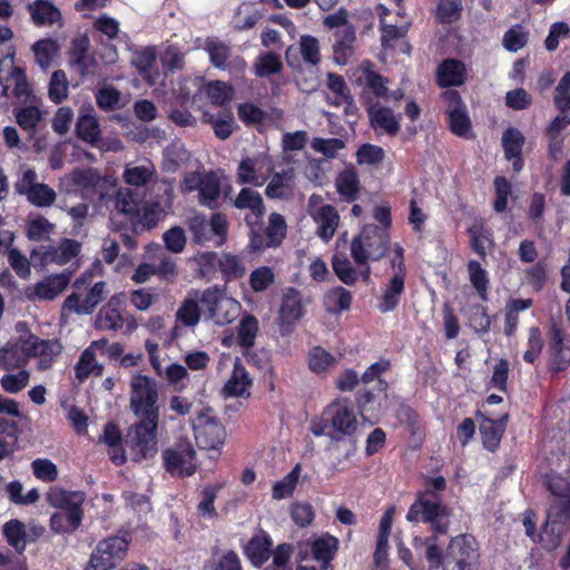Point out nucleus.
I'll return each instance as SVG.
<instances>
[{"label":"nucleus","mask_w":570,"mask_h":570,"mask_svg":"<svg viewBox=\"0 0 570 570\" xmlns=\"http://www.w3.org/2000/svg\"><path fill=\"white\" fill-rule=\"evenodd\" d=\"M225 299L217 287L208 288L203 292L200 302L207 307L209 318L218 316L220 303Z\"/></svg>","instance_id":"nucleus-61"},{"label":"nucleus","mask_w":570,"mask_h":570,"mask_svg":"<svg viewBox=\"0 0 570 570\" xmlns=\"http://www.w3.org/2000/svg\"><path fill=\"white\" fill-rule=\"evenodd\" d=\"M258 331V322L253 315L242 318L238 326V341L243 347H252Z\"/></svg>","instance_id":"nucleus-41"},{"label":"nucleus","mask_w":570,"mask_h":570,"mask_svg":"<svg viewBox=\"0 0 570 570\" xmlns=\"http://www.w3.org/2000/svg\"><path fill=\"white\" fill-rule=\"evenodd\" d=\"M358 164L376 165L380 164L384 158V150L374 145L365 144L357 150Z\"/></svg>","instance_id":"nucleus-57"},{"label":"nucleus","mask_w":570,"mask_h":570,"mask_svg":"<svg viewBox=\"0 0 570 570\" xmlns=\"http://www.w3.org/2000/svg\"><path fill=\"white\" fill-rule=\"evenodd\" d=\"M210 409L198 413L197 419L193 422L195 439L200 449H217L222 445L226 438L225 428L215 419L207 415Z\"/></svg>","instance_id":"nucleus-6"},{"label":"nucleus","mask_w":570,"mask_h":570,"mask_svg":"<svg viewBox=\"0 0 570 570\" xmlns=\"http://www.w3.org/2000/svg\"><path fill=\"white\" fill-rule=\"evenodd\" d=\"M351 302V292L341 286L332 288L326 293L324 297V305L326 311L333 314L348 309Z\"/></svg>","instance_id":"nucleus-21"},{"label":"nucleus","mask_w":570,"mask_h":570,"mask_svg":"<svg viewBox=\"0 0 570 570\" xmlns=\"http://www.w3.org/2000/svg\"><path fill=\"white\" fill-rule=\"evenodd\" d=\"M28 10L36 24H51L61 17L60 11L47 0H37L29 3Z\"/></svg>","instance_id":"nucleus-18"},{"label":"nucleus","mask_w":570,"mask_h":570,"mask_svg":"<svg viewBox=\"0 0 570 570\" xmlns=\"http://www.w3.org/2000/svg\"><path fill=\"white\" fill-rule=\"evenodd\" d=\"M301 472V464H296L291 473L283 480L276 482L273 487V498L276 500L285 497H291Z\"/></svg>","instance_id":"nucleus-39"},{"label":"nucleus","mask_w":570,"mask_h":570,"mask_svg":"<svg viewBox=\"0 0 570 570\" xmlns=\"http://www.w3.org/2000/svg\"><path fill=\"white\" fill-rule=\"evenodd\" d=\"M480 415L482 416L480 433L483 439V444L487 449L493 451L501 441L503 434L502 428L498 426L494 420L485 417L481 413Z\"/></svg>","instance_id":"nucleus-30"},{"label":"nucleus","mask_w":570,"mask_h":570,"mask_svg":"<svg viewBox=\"0 0 570 570\" xmlns=\"http://www.w3.org/2000/svg\"><path fill=\"white\" fill-rule=\"evenodd\" d=\"M332 426L335 432L343 435H352L357 429V421L353 411L347 407L337 410L332 417Z\"/></svg>","instance_id":"nucleus-31"},{"label":"nucleus","mask_w":570,"mask_h":570,"mask_svg":"<svg viewBox=\"0 0 570 570\" xmlns=\"http://www.w3.org/2000/svg\"><path fill=\"white\" fill-rule=\"evenodd\" d=\"M130 407L139 422L131 425L126 435V444L137 450L139 458H147L156 452V431L159 409L156 383L142 375L131 381Z\"/></svg>","instance_id":"nucleus-1"},{"label":"nucleus","mask_w":570,"mask_h":570,"mask_svg":"<svg viewBox=\"0 0 570 570\" xmlns=\"http://www.w3.org/2000/svg\"><path fill=\"white\" fill-rule=\"evenodd\" d=\"M267 245L278 246L286 233V223L282 215L273 213L269 216V225L266 229Z\"/></svg>","instance_id":"nucleus-42"},{"label":"nucleus","mask_w":570,"mask_h":570,"mask_svg":"<svg viewBox=\"0 0 570 570\" xmlns=\"http://www.w3.org/2000/svg\"><path fill=\"white\" fill-rule=\"evenodd\" d=\"M158 193H161V197L146 207L149 214L159 215L166 213L171 207L173 188L167 181H161L156 186Z\"/></svg>","instance_id":"nucleus-43"},{"label":"nucleus","mask_w":570,"mask_h":570,"mask_svg":"<svg viewBox=\"0 0 570 570\" xmlns=\"http://www.w3.org/2000/svg\"><path fill=\"white\" fill-rule=\"evenodd\" d=\"M252 380L239 362L235 363L234 372L229 381L224 386V393L229 396H243Z\"/></svg>","instance_id":"nucleus-20"},{"label":"nucleus","mask_w":570,"mask_h":570,"mask_svg":"<svg viewBox=\"0 0 570 570\" xmlns=\"http://www.w3.org/2000/svg\"><path fill=\"white\" fill-rule=\"evenodd\" d=\"M166 471L173 476L184 478L196 471V452L187 439H179L171 448L163 453Z\"/></svg>","instance_id":"nucleus-3"},{"label":"nucleus","mask_w":570,"mask_h":570,"mask_svg":"<svg viewBox=\"0 0 570 570\" xmlns=\"http://www.w3.org/2000/svg\"><path fill=\"white\" fill-rule=\"evenodd\" d=\"M23 195L38 207L50 206L56 200V191L46 184L31 186Z\"/></svg>","instance_id":"nucleus-35"},{"label":"nucleus","mask_w":570,"mask_h":570,"mask_svg":"<svg viewBox=\"0 0 570 570\" xmlns=\"http://www.w3.org/2000/svg\"><path fill=\"white\" fill-rule=\"evenodd\" d=\"M27 336H20L14 343H8L0 348V367L4 371H12L22 367L31 357L28 350Z\"/></svg>","instance_id":"nucleus-9"},{"label":"nucleus","mask_w":570,"mask_h":570,"mask_svg":"<svg viewBox=\"0 0 570 570\" xmlns=\"http://www.w3.org/2000/svg\"><path fill=\"white\" fill-rule=\"evenodd\" d=\"M443 98L448 104L446 114L451 131L456 136L465 137L471 129V121L459 92L456 90H448L443 94Z\"/></svg>","instance_id":"nucleus-8"},{"label":"nucleus","mask_w":570,"mask_h":570,"mask_svg":"<svg viewBox=\"0 0 570 570\" xmlns=\"http://www.w3.org/2000/svg\"><path fill=\"white\" fill-rule=\"evenodd\" d=\"M71 47V65L79 68L81 76L88 71L86 63L87 52L89 49V39L87 36H81L72 40Z\"/></svg>","instance_id":"nucleus-36"},{"label":"nucleus","mask_w":570,"mask_h":570,"mask_svg":"<svg viewBox=\"0 0 570 570\" xmlns=\"http://www.w3.org/2000/svg\"><path fill=\"white\" fill-rule=\"evenodd\" d=\"M91 373L97 376L101 375L102 366L96 363L94 352L90 348H87L81 354L80 361L76 366V376L78 380L82 381Z\"/></svg>","instance_id":"nucleus-38"},{"label":"nucleus","mask_w":570,"mask_h":570,"mask_svg":"<svg viewBox=\"0 0 570 570\" xmlns=\"http://www.w3.org/2000/svg\"><path fill=\"white\" fill-rule=\"evenodd\" d=\"M318 219L321 225L318 227V235L325 240H328L338 225V214L331 205L323 206L318 212Z\"/></svg>","instance_id":"nucleus-28"},{"label":"nucleus","mask_w":570,"mask_h":570,"mask_svg":"<svg viewBox=\"0 0 570 570\" xmlns=\"http://www.w3.org/2000/svg\"><path fill=\"white\" fill-rule=\"evenodd\" d=\"M282 62L279 56L274 52H267L259 57L255 65L256 73L259 77H267L281 70Z\"/></svg>","instance_id":"nucleus-50"},{"label":"nucleus","mask_w":570,"mask_h":570,"mask_svg":"<svg viewBox=\"0 0 570 570\" xmlns=\"http://www.w3.org/2000/svg\"><path fill=\"white\" fill-rule=\"evenodd\" d=\"M71 279V273H60L46 277L41 282L37 283L33 287V292L29 293V288L26 295L29 299L38 297L39 299H53L60 295Z\"/></svg>","instance_id":"nucleus-11"},{"label":"nucleus","mask_w":570,"mask_h":570,"mask_svg":"<svg viewBox=\"0 0 570 570\" xmlns=\"http://www.w3.org/2000/svg\"><path fill=\"white\" fill-rule=\"evenodd\" d=\"M337 191L348 202L357 197L360 190L358 176L354 167H347L335 179Z\"/></svg>","instance_id":"nucleus-19"},{"label":"nucleus","mask_w":570,"mask_h":570,"mask_svg":"<svg viewBox=\"0 0 570 570\" xmlns=\"http://www.w3.org/2000/svg\"><path fill=\"white\" fill-rule=\"evenodd\" d=\"M28 350H30L31 356H53L61 352V345L56 340H40L33 334L27 335Z\"/></svg>","instance_id":"nucleus-27"},{"label":"nucleus","mask_w":570,"mask_h":570,"mask_svg":"<svg viewBox=\"0 0 570 570\" xmlns=\"http://www.w3.org/2000/svg\"><path fill=\"white\" fill-rule=\"evenodd\" d=\"M96 99L100 108L111 110L119 104L120 92L111 86H106L98 90Z\"/></svg>","instance_id":"nucleus-60"},{"label":"nucleus","mask_w":570,"mask_h":570,"mask_svg":"<svg viewBox=\"0 0 570 570\" xmlns=\"http://www.w3.org/2000/svg\"><path fill=\"white\" fill-rule=\"evenodd\" d=\"M207 92L213 104L217 106H223L233 97L232 87L227 86V83L223 81H215L209 83Z\"/></svg>","instance_id":"nucleus-56"},{"label":"nucleus","mask_w":570,"mask_h":570,"mask_svg":"<svg viewBox=\"0 0 570 570\" xmlns=\"http://www.w3.org/2000/svg\"><path fill=\"white\" fill-rule=\"evenodd\" d=\"M47 501L53 508L72 511L73 509H81L85 493L80 491L69 492L55 488L47 493Z\"/></svg>","instance_id":"nucleus-15"},{"label":"nucleus","mask_w":570,"mask_h":570,"mask_svg":"<svg viewBox=\"0 0 570 570\" xmlns=\"http://www.w3.org/2000/svg\"><path fill=\"white\" fill-rule=\"evenodd\" d=\"M337 539L333 535L322 537L312 544V552L315 560L327 567L337 549Z\"/></svg>","instance_id":"nucleus-25"},{"label":"nucleus","mask_w":570,"mask_h":570,"mask_svg":"<svg viewBox=\"0 0 570 570\" xmlns=\"http://www.w3.org/2000/svg\"><path fill=\"white\" fill-rule=\"evenodd\" d=\"M246 554L256 567H261L271 554V540L266 537L253 538L246 546Z\"/></svg>","instance_id":"nucleus-24"},{"label":"nucleus","mask_w":570,"mask_h":570,"mask_svg":"<svg viewBox=\"0 0 570 570\" xmlns=\"http://www.w3.org/2000/svg\"><path fill=\"white\" fill-rule=\"evenodd\" d=\"M137 195L129 189L119 190L116 198V208L127 215H138L140 204Z\"/></svg>","instance_id":"nucleus-49"},{"label":"nucleus","mask_w":570,"mask_h":570,"mask_svg":"<svg viewBox=\"0 0 570 570\" xmlns=\"http://www.w3.org/2000/svg\"><path fill=\"white\" fill-rule=\"evenodd\" d=\"M468 268L472 285L476 289L479 296L483 301H487V287L489 283L487 272L481 267L480 263H478L476 261H471L468 265Z\"/></svg>","instance_id":"nucleus-44"},{"label":"nucleus","mask_w":570,"mask_h":570,"mask_svg":"<svg viewBox=\"0 0 570 570\" xmlns=\"http://www.w3.org/2000/svg\"><path fill=\"white\" fill-rule=\"evenodd\" d=\"M293 551L289 544H279L273 556V563L264 570H292L288 566V559Z\"/></svg>","instance_id":"nucleus-64"},{"label":"nucleus","mask_w":570,"mask_h":570,"mask_svg":"<svg viewBox=\"0 0 570 570\" xmlns=\"http://www.w3.org/2000/svg\"><path fill=\"white\" fill-rule=\"evenodd\" d=\"M390 248V235L386 229L376 225H365L358 236L351 244V255L358 265L368 259L382 258Z\"/></svg>","instance_id":"nucleus-2"},{"label":"nucleus","mask_w":570,"mask_h":570,"mask_svg":"<svg viewBox=\"0 0 570 570\" xmlns=\"http://www.w3.org/2000/svg\"><path fill=\"white\" fill-rule=\"evenodd\" d=\"M219 193V183L214 175H207L203 178L199 186V197L203 204L210 206L217 199Z\"/></svg>","instance_id":"nucleus-51"},{"label":"nucleus","mask_w":570,"mask_h":570,"mask_svg":"<svg viewBox=\"0 0 570 570\" xmlns=\"http://www.w3.org/2000/svg\"><path fill=\"white\" fill-rule=\"evenodd\" d=\"M71 179L77 186L89 188L99 184L100 176L92 168L75 169L71 174Z\"/></svg>","instance_id":"nucleus-62"},{"label":"nucleus","mask_w":570,"mask_h":570,"mask_svg":"<svg viewBox=\"0 0 570 570\" xmlns=\"http://www.w3.org/2000/svg\"><path fill=\"white\" fill-rule=\"evenodd\" d=\"M165 246L171 253H180L186 245L185 232L181 227L175 226L168 229L163 236Z\"/></svg>","instance_id":"nucleus-52"},{"label":"nucleus","mask_w":570,"mask_h":570,"mask_svg":"<svg viewBox=\"0 0 570 570\" xmlns=\"http://www.w3.org/2000/svg\"><path fill=\"white\" fill-rule=\"evenodd\" d=\"M553 102L559 111L570 110V71L566 72L558 82L554 89Z\"/></svg>","instance_id":"nucleus-47"},{"label":"nucleus","mask_w":570,"mask_h":570,"mask_svg":"<svg viewBox=\"0 0 570 570\" xmlns=\"http://www.w3.org/2000/svg\"><path fill=\"white\" fill-rule=\"evenodd\" d=\"M67 92L68 81L66 78V73L63 70H56L51 75L49 85V97L53 102L60 104L67 97Z\"/></svg>","instance_id":"nucleus-46"},{"label":"nucleus","mask_w":570,"mask_h":570,"mask_svg":"<svg viewBox=\"0 0 570 570\" xmlns=\"http://www.w3.org/2000/svg\"><path fill=\"white\" fill-rule=\"evenodd\" d=\"M566 531V524L560 519H553V511L549 510L547 521L535 542H539L547 551H553L560 547Z\"/></svg>","instance_id":"nucleus-12"},{"label":"nucleus","mask_w":570,"mask_h":570,"mask_svg":"<svg viewBox=\"0 0 570 570\" xmlns=\"http://www.w3.org/2000/svg\"><path fill=\"white\" fill-rule=\"evenodd\" d=\"M302 316L301 295L295 288H288L283 296L277 318L281 332L286 335L291 332V326Z\"/></svg>","instance_id":"nucleus-10"},{"label":"nucleus","mask_w":570,"mask_h":570,"mask_svg":"<svg viewBox=\"0 0 570 570\" xmlns=\"http://www.w3.org/2000/svg\"><path fill=\"white\" fill-rule=\"evenodd\" d=\"M461 10V0H440L438 16L442 22H452L459 18Z\"/></svg>","instance_id":"nucleus-58"},{"label":"nucleus","mask_w":570,"mask_h":570,"mask_svg":"<svg viewBox=\"0 0 570 570\" xmlns=\"http://www.w3.org/2000/svg\"><path fill=\"white\" fill-rule=\"evenodd\" d=\"M436 73L440 86H460L465 80V66L458 59H445L439 66Z\"/></svg>","instance_id":"nucleus-14"},{"label":"nucleus","mask_w":570,"mask_h":570,"mask_svg":"<svg viewBox=\"0 0 570 570\" xmlns=\"http://www.w3.org/2000/svg\"><path fill=\"white\" fill-rule=\"evenodd\" d=\"M299 51L306 62L314 66L320 62V49L316 38L311 36H303L301 38Z\"/></svg>","instance_id":"nucleus-54"},{"label":"nucleus","mask_w":570,"mask_h":570,"mask_svg":"<svg viewBox=\"0 0 570 570\" xmlns=\"http://www.w3.org/2000/svg\"><path fill=\"white\" fill-rule=\"evenodd\" d=\"M32 49L39 66L42 69H47L51 63L52 57L59 50V46L55 40L43 39L36 42Z\"/></svg>","instance_id":"nucleus-37"},{"label":"nucleus","mask_w":570,"mask_h":570,"mask_svg":"<svg viewBox=\"0 0 570 570\" xmlns=\"http://www.w3.org/2000/svg\"><path fill=\"white\" fill-rule=\"evenodd\" d=\"M33 473L38 479L52 482L58 476L57 466L49 460L37 459L32 462Z\"/></svg>","instance_id":"nucleus-63"},{"label":"nucleus","mask_w":570,"mask_h":570,"mask_svg":"<svg viewBox=\"0 0 570 570\" xmlns=\"http://www.w3.org/2000/svg\"><path fill=\"white\" fill-rule=\"evenodd\" d=\"M312 148L316 151L322 153L324 156L328 158H333L336 156L337 150L344 147L343 140L338 138L323 139V138H314L312 140Z\"/></svg>","instance_id":"nucleus-59"},{"label":"nucleus","mask_w":570,"mask_h":570,"mask_svg":"<svg viewBox=\"0 0 570 570\" xmlns=\"http://www.w3.org/2000/svg\"><path fill=\"white\" fill-rule=\"evenodd\" d=\"M367 112L373 128H381L389 136H395L399 132V121L390 108L371 106Z\"/></svg>","instance_id":"nucleus-16"},{"label":"nucleus","mask_w":570,"mask_h":570,"mask_svg":"<svg viewBox=\"0 0 570 570\" xmlns=\"http://www.w3.org/2000/svg\"><path fill=\"white\" fill-rule=\"evenodd\" d=\"M524 137L520 130L515 128L507 129L502 135V145L504 155L508 160L513 159V170L520 171L523 166L521 157Z\"/></svg>","instance_id":"nucleus-13"},{"label":"nucleus","mask_w":570,"mask_h":570,"mask_svg":"<svg viewBox=\"0 0 570 570\" xmlns=\"http://www.w3.org/2000/svg\"><path fill=\"white\" fill-rule=\"evenodd\" d=\"M156 62V51L154 48H145L135 52L131 63L137 68L140 75L148 72Z\"/></svg>","instance_id":"nucleus-55"},{"label":"nucleus","mask_w":570,"mask_h":570,"mask_svg":"<svg viewBox=\"0 0 570 570\" xmlns=\"http://www.w3.org/2000/svg\"><path fill=\"white\" fill-rule=\"evenodd\" d=\"M189 158L190 154L185 145L180 141H174L165 150L164 170L175 173Z\"/></svg>","instance_id":"nucleus-23"},{"label":"nucleus","mask_w":570,"mask_h":570,"mask_svg":"<svg viewBox=\"0 0 570 570\" xmlns=\"http://www.w3.org/2000/svg\"><path fill=\"white\" fill-rule=\"evenodd\" d=\"M82 520V510L73 509L72 511H62L52 514L50 527L57 533H71L76 531Z\"/></svg>","instance_id":"nucleus-17"},{"label":"nucleus","mask_w":570,"mask_h":570,"mask_svg":"<svg viewBox=\"0 0 570 570\" xmlns=\"http://www.w3.org/2000/svg\"><path fill=\"white\" fill-rule=\"evenodd\" d=\"M474 544V538L469 535L452 539L443 556V570H474L478 559Z\"/></svg>","instance_id":"nucleus-4"},{"label":"nucleus","mask_w":570,"mask_h":570,"mask_svg":"<svg viewBox=\"0 0 570 570\" xmlns=\"http://www.w3.org/2000/svg\"><path fill=\"white\" fill-rule=\"evenodd\" d=\"M404 288V276L396 274L390 282V285L384 292L380 308L382 312H390L394 309L399 303V297Z\"/></svg>","instance_id":"nucleus-26"},{"label":"nucleus","mask_w":570,"mask_h":570,"mask_svg":"<svg viewBox=\"0 0 570 570\" xmlns=\"http://www.w3.org/2000/svg\"><path fill=\"white\" fill-rule=\"evenodd\" d=\"M235 206L240 209L248 208L257 216H262L265 210L261 195L252 188L240 190L235 199Z\"/></svg>","instance_id":"nucleus-34"},{"label":"nucleus","mask_w":570,"mask_h":570,"mask_svg":"<svg viewBox=\"0 0 570 570\" xmlns=\"http://www.w3.org/2000/svg\"><path fill=\"white\" fill-rule=\"evenodd\" d=\"M337 42L334 45V59L340 65H345L352 52V43L355 40V30L352 26H345L336 33Z\"/></svg>","instance_id":"nucleus-22"},{"label":"nucleus","mask_w":570,"mask_h":570,"mask_svg":"<svg viewBox=\"0 0 570 570\" xmlns=\"http://www.w3.org/2000/svg\"><path fill=\"white\" fill-rule=\"evenodd\" d=\"M3 533L8 543L21 553L26 549V530L24 524L19 520H10L3 527Z\"/></svg>","instance_id":"nucleus-29"},{"label":"nucleus","mask_w":570,"mask_h":570,"mask_svg":"<svg viewBox=\"0 0 570 570\" xmlns=\"http://www.w3.org/2000/svg\"><path fill=\"white\" fill-rule=\"evenodd\" d=\"M332 267L336 276L346 285H353L357 281L356 269L352 266L345 254H335Z\"/></svg>","instance_id":"nucleus-32"},{"label":"nucleus","mask_w":570,"mask_h":570,"mask_svg":"<svg viewBox=\"0 0 570 570\" xmlns=\"http://www.w3.org/2000/svg\"><path fill=\"white\" fill-rule=\"evenodd\" d=\"M77 134L81 139L95 142L100 134L97 119L90 115L81 116L77 122Z\"/></svg>","instance_id":"nucleus-48"},{"label":"nucleus","mask_w":570,"mask_h":570,"mask_svg":"<svg viewBox=\"0 0 570 570\" xmlns=\"http://www.w3.org/2000/svg\"><path fill=\"white\" fill-rule=\"evenodd\" d=\"M200 318L198 303L195 299H185L176 313V320L186 326H195Z\"/></svg>","instance_id":"nucleus-45"},{"label":"nucleus","mask_w":570,"mask_h":570,"mask_svg":"<svg viewBox=\"0 0 570 570\" xmlns=\"http://www.w3.org/2000/svg\"><path fill=\"white\" fill-rule=\"evenodd\" d=\"M16 120L22 129L33 130L41 120V112L37 107H26L16 114Z\"/></svg>","instance_id":"nucleus-53"},{"label":"nucleus","mask_w":570,"mask_h":570,"mask_svg":"<svg viewBox=\"0 0 570 570\" xmlns=\"http://www.w3.org/2000/svg\"><path fill=\"white\" fill-rule=\"evenodd\" d=\"M431 493L428 489L424 492H420L415 502L411 505L407 513V521H424L430 522L434 532L444 533L446 525L441 523V519L449 515L446 507L441 505L438 502H431L425 499V495Z\"/></svg>","instance_id":"nucleus-5"},{"label":"nucleus","mask_w":570,"mask_h":570,"mask_svg":"<svg viewBox=\"0 0 570 570\" xmlns=\"http://www.w3.org/2000/svg\"><path fill=\"white\" fill-rule=\"evenodd\" d=\"M393 513H394V509L393 508L389 509L385 512V514L382 518L381 523H380V533H379V538H377V546H376V551L374 553V557L377 562L381 560V558H384L386 554L387 541H389V535H390L391 527H392Z\"/></svg>","instance_id":"nucleus-40"},{"label":"nucleus","mask_w":570,"mask_h":570,"mask_svg":"<svg viewBox=\"0 0 570 570\" xmlns=\"http://www.w3.org/2000/svg\"><path fill=\"white\" fill-rule=\"evenodd\" d=\"M129 541L125 537H110L100 541L90 558L96 562L98 570H109L116 567L127 553Z\"/></svg>","instance_id":"nucleus-7"},{"label":"nucleus","mask_w":570,"mask_h":570,"mask_svg":"<svg viewBox=\"0 0 570 570\" xmlns=\"http://www.w3.org/2000/svg\"><path fill=\"white\" fill-rule=\"evenodd\" d=\"M14 81L13 96L18 99L23 98V102H32L35 100L32 88L28 81L24 70L19 68H13L11 71V76L9 77Z\"/></svg>","instance_id":"nucleus-33"}]
</instances>
